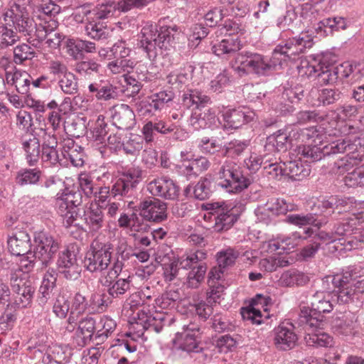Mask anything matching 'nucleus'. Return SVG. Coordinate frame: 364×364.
Returning a JSON list of instances; mask_svg holds the SVG:
<instances>
[{
    "label": "nucleus",
    "instance_id": "obj_58",
    "mask_svg": "<svg viewBox=\"0 0 364 364\" xmlns=\"http://www.w3.org/2000/svg\"><path fill=\"white\" fill-rule=\"evenodd\" d=\"M100 67V65L95 60L89 59L76 63L75 70L80 75L90 78L91 76L99 73Z\"/></svg>",
    "mask_w": 364,
    "mask_h": 364
},
{
    "label": "nucleus",
    "instance_id": "obj_8",
    "mask_svg": "<svg viewBox=\"0 0 364 364\" xmlns=\"http://www.w3.org/2000/svg\"><path fill=\"white\" fill-rule=\"evenodd\" d=\"M132 51L126 41L118 40L111 47L100 50L99 55L112 60L107 64V68L113 74H120L135 68L134 59L129 58Z\"/></svg>",
    "mask_w": 364,
    "mask_h": 364
},
{
    "label": "nucleus",
    "instance_id": "obj_32",
    "mask_svg": "<svg viewBox=\"0 0 364 364\" xmlns=\"http://www.w3.org/2000/svg\"><path fill=\"white\" fill-rule=\"evenodd\" d=\"M85 33L90 38L95 41H105L109 38L112 31L105 23L87 16L85 19Z\"/></svg>",
    "mask_w": 364,
    "mask_h": 364
},
{
    "label": "nucleus",
    "instance_id": "obj_4",
    "mask_svg": "<svg viewBox=\"0 0 364 364\" xmlns=\"http://www.w3.org/2000/svg\"><path fill=\"white\" fill-rule=\"evenodd\" d=\"M180 32L176 25L164 26L158 30L156 24L148 21L144 23L138 36L137 46L149 60L154 61L159 51L173 47Z\"/></svg>",
    "mask_w": 364,
    "mask_h": 364
},
{
    "label": "nucleus",
    "instance_id": "obj_42",
    "mask_svg": "<svg viewBox=\"0 0 364 364\" xmlns=\"http://www.w3.org/2000/svg\"><path fill=\"white\" fill-rule=\"evenodd\" d=\"M90 10V11H85V14L100 21L114 16L117 11H121L118 2L114 1L99 4Z\"/></svg>",
    "mask_w": 364,
    "mask_h": 364
},
{
    "label": "nucleus",
    "instance_id": "obj_57",
    "mask_svg": "<svg viewBox=\"0 0 364 364\" xmlns=\"http://www.w3.org/2000/svg\"><path fill=\"white\" fill-rule=\"evenodd\" d=\"M239 256L240 252L237 250L228 247L218 252L215 257L218 266L226 269L235 264Z\"/></svg>",
    "mask_w": 364,
    "mask_h": 364
},
{
    "label": "nucleus",
    "instance_id": "obj_36",
    "mask_svg": "<svg viewBox=\"0 0 364 364\" xmlns=\"http://www.w3.org/2000/svg\"><path fill=\"white\" fill-rule=\"evenodd\" d=\"M61 154L64 159H69L72 165L75 167H81L85 164L84 149L72 139L64 141Z\"/></svg>",
    "mask_w": 364,
    "mask_h": 364
},
{
    "label": "nucleus",
    "instance_id": "obj_6",
    "mask_svg": "<svg viewBox=\"0 0 364 364\" xmlns=\"http://www.w3.org/2000/svg\"><path fill=\"white\" fill-rule=\"evenodd\" d=\"M217 185L225 192L237 194L247 189L253 182L252 177L245 173L236 162L225 160L217 172Z\"/></svg>",
    "mask_w": 364,
    "mask_h": 364
},
{
    "label": "nucleus",
    "instance_id": "obj_38",
    "mask_svg": "<svg viewBox=\"0 0 364 364\" xmlns=\"http://www.w3.org/2000/svg\"><path fill=\"white\" fill-rule=\"evenodd\" d=\"M61 11V7L53 0L43 3L37 8V18L40 21L38 26L49 25L51 21H58L57 16Z\"/></svg>",
    "mask_w": 364,
    "mask_h": 364
},
{
    "label": "nucleus",
    "instance_id": "obj_43",
    "mask_svg": "<svg viewBox=\"0 0 364 364\" xmlns=\"http://www.w3.org/2000/svg\"><path fill=\"white\" fill-rule=\"evenodd\" d=\"M84 217L90 231L97 232L103 227L105 216L99 204H91L89 209L84 212Z\"/></svg>",
    "mask_w": 364,
    "mask_h": 364
},
{
    "label": "nucleus",
    "instance_id": "obj_55",
    "mask_svg": "<svg viewBox=\"0 0 364 364\" xmlns=\"http://www.w3.org/2000/svg\"><path fill=\"white\" fill-rule=\"evenodd\" d=\"M136 111L142 117H151L156 115L157 112L161 111L159 105L150 96L138 101L135 104Z\"/></svg>",
    "mask_w": 364,
    "mask_h": 364
},
{
    "label": "nucleus",
    "instance_id": "obj_13",
    "mask_svg": "<svg viewBox=\"0 0 364 364\" xmlns=\"http://www.w3.org/2000/svg\"><path fill=\"white\" fill-rule=\"evenodd\" d=\"M347 142L348 141L346 139H338L326 145L304 146L301 148L300 153L306 162H316L326 156H330L345 152L348 154L346 146Z\"/></svg>",
    "mask_w": 364,
    "mask_h": 364
},
{
    "label": "nucleus",
    "instance_id": "obj_39",
    "mask_svg": "<svg viewBox=\"0 0 364 364\" xmlns=\"http://www.w3.org/2000/svg\"><path fill=\"white\" fill-rule=\"evenodd\" d=\"M242 47L241 41L237 36H228L212 46L213 53L219 57L235 54Z\"/></svg>",
    "mask_w": 364,
    "mask_h": 364
},
{
    "label": "nucleus",
    "instance_id": "obj_44",
    "mask_svg": "<svg viewBox=\"0 0 364 364\" xmlns=\"http://www.w3.org/2000/svg\"><path fill=\"white\" fill-rule=\"evenodd\" d=\"M42 171L38 168H24L20 169L15 178V181L20 186H39Z\"/></svg>",
    "mask_w": 364,
    "mask_h": 364
},
{
    "label": "nucleus",
    "instance_id": "obj_56",
    "mask_svg": "<svg viewBox=\"0 0 364 364\" xmlns=\"http://www.w3.org/2000/svg\"><path fill=\"white\" fill-rule=\"evenodd\" d=\"M213 191V183L207 177L201 178L193 187L194 198L199 200L208 199Z\"/></svg>",
    "mask_w": 364,
    "mask_h": 364
},
{
    "label": "nucleus",
    "instance_id": "obj_29",
    "mask_svg": "<svg viewBox=\"0 0 364 364\" xmlns=\"http://www.w3.org/2000/svg\"><path fill=\"white\" fill-rule=\"evenodd\" d=\"M331 326L334 333L350 336L356 332L357 317L350 311L340 314L333 318Z\"/></svg>",
    "mask_w": 364,
    "mask_h": 364
},
{
    "label": "nucleus",
    "instance_id": "obj_60",
    "mask_svg": "<svg viewBox=\"0 0 364 364\" xmlns=\"http://www.w3.org/2000/svg\"><path fill=\"white\" fill-rule=\"evenodd\" d=\"M116 322L109 316H104L97 324V330L95 333V339L103 341L116 328Z\"/></svg>",
    "mask_w": 364,
    "mask_h": 364
},
{
    "label": "nucleus",
    "instance_id": "obj_52",
    "mask_svg": "<svg viewBox=\"0 0 364 364\" xmlns=\"http://www.w3.org/2000/svg\"><path fill=\"white\" fill-rule=\"evenodd\" d=\"M319 65L318 73H316L315 78L318 80V82L321 85L332 84L336 82V77L333 73V65L326 64L324 57L319 58Z\"/></svg>",
    "mask_w": 364,
    "mask_h": 364
},
{
    "label": "nucleus",
    "instance_id": "obj_11",
    "mask_svg": "<svg viewBox=\"0 0 364 364\" xmlns=\"http://www.w3.org/2000/svg\"><path fill=\"white\" fill-rule=\"evenodd\" d=\"M56 274L68 281H76L81 277L82 267L75 251L65 248L60 251L55 261Z\"/></svg>",
    "mask_w": 364,
    "mask_h": 364
},
{
    "label": "nucleus",
    "instance_id": "obj_19",
    "mask_svg": "<svg viewBox=\"0 0 364 364\" xmlns=\"http://www.w3.org/2000/svg\"><path fill=\"white\" fill-rule=\"evenodd\" d=\"M147 190L152 196L166 200H175L180 191L176 183L167 176L159 177L151 181L147 184Z\"/></svg>",
    "mask_w": 364,
    "mask_h": 364
},
{
    "label": "nucleus",
    "instance_id": "obj_16",
    "mask_svg": "<svg viewBox=\"0 0 364 364\" xmlns=\"http://www.w3.org/2000/svg\"><path fill=\"white\" fill-rule=\"evenodd\" d=\"M220 124L226 130L239 129L242 125L252 122L256 117L254 111L245 107L225 108L220 112Z\"/></svg>",
    "mask_w": 364,
    "mask_h": 364
},
{
    "label": "nucleus",
    "instance_id": "obj_14",
    "mask_svg": "<svg viewBox=\"0 0 364 364\" xmlns=\"http://www.w3.org/2000/svg\"><path fill=\"white\" fill-rule=\"evenodd\" d=\"M34 241L36 247L33 257L41 262L42 267H48L59 250L58 242L49 232L44 231L36 233Z\"/></svg>",
    "mask_w": 364,
    "mask_h": 364
},
{
    "label": "nucleus",
    "instance_id": "obj_45",
    "mask_svg": "<svg viewBox=\"0 0 364 364\" xmlns=\"http://www.w3.org/2000/svg\"><path fill=\"white\" fill-rule=\"evenodd\" d=\"M284 175L293 181H302L309 176L311 169L300 161H289L284 163Z\"/></svg>",
    "mask_w": 364,
    "mask_h": 364
},
{
    "label": "nucleus",
    "instance_id": "obj_33",
    "mask_svg": "<svg viewBox=\"0 0 364 364\" xmlns=\"http://www.w3.org/2000/svg\"><path fill=\"white\" fill-rule=\"evenodd\" d=\"M65 46L68 53L75 60L82 57L83 53L96 52L95 43L81 38H68L65 41Z\"/></svg>",
    "mask_w": 364,
    "mask_h": 364
},
{
    "label": "nucleus",
    "instance_id": "obj_2",
    "mask_svg": "<svg viewBox=\"0 0 364 364\" xmlns=\"http://www.w3.org/2000/svg\"><path fill=\"white\" fill-rule=\"evenodd\" d=\"M211 103L210 97L198 90H187L177 106L169 112V118L177 123L185 120L195 130L211 128L217 119L215 111L208 107Z\"/></svg>",
    "mask_w": 364,
    "mask_h": 364
},
{
    "label": "nucleus",
    "instance_id": "obj_5",
    "mask_svg": "<svg viewBox=\"0 0 364 364\" xmlns=\"http://www.w3.org/2000/svg\"><path fill=\"white\" fill-rule=\"evenodd\" d=\"M31 0H13L10 8L1 13L2 20L8 21L18 33L26 36L29 44L34 40L38 31V23L30 17L29 8Z\"/></svg>",
    "mask_w": 364,
    "mask_h": 364
},
{
    "label": "nucleus",
    "instance_id": "obj_26",
    "mask_svg": "<svg viewBox=\"0 0 364 364\" xmlns=\"http://www.w3.org/2000/svg\"><path fill=\"white\" fill-rule=\"evenodd\" d=\"M260 53L250 50L237 53L232 61V68L240 75H256Z\"/></svg>",
    "mask_w": 364,
    "mask_h": 364
},
{
    "label": "nucleus",
    "instance_id": "obj_24",
    "mask_svg": "<svg viewBox=\"0 0 364 364\" xmlns=\"http://www.w3.org/2000/svg\"><path fill=\"white\" fill-rule=\"evenodd\" d=\"M353 220H345L339 222L333 225L332 231L334 236H346V242L350 248H359L364 244V230L358 232H353L355 228V223Z\"/></svg>",
    "mask_w": 364,
    "mask_h": 364
},
{
    "label": "nucleus",
    "instance_id": "obj_1",
    "mask_svg": "<svg viewBox=\"0 0 364 364\" xmlns=\"http://www.w3.org/2000/svg\"><path fill=\"white\" fill-rule=\"evenodd\" d=\"M129 258L127 253L114 254V245L109 241L95 239L90 245L84 258V267L92 274L107 271L100 282L111 298H119L130 289V277L119 278Z\"/></svg>",
    "mask_w": 364,
    "mask_h": 364
},
{
    "label": "nucleus",
    "instance_id": "obj_54",
    "mask_svg": "<svg viewBox=\"0 0 364 364\" xmlns=\"http://www.w3.org/2000/svg\"><path fill=\"white\" fill-rule=\"evenodd\" d=\"M207 258V252L203 250H196L194 252H191L186 259L180 262L181 268H196L200 265L207 267L205 260Z\"/></svg>",
    "mask_w": 364,
    "mask_h": 364
},
{
    "label": "nucleus",
    "instance_id": "obj_15",
    "mask_svg": "<svg viewBox=\"0 0 364 364\" xmlns=\"http://www.w3.org/2000/svg\"><path fill=\"white\" fill-rule=\"evenodd\" d=\"M142 171L138 166H132L124 171L112 187L114 197L129 198L141 179Z\"/></svg>",
    "mask_w": 364,
    "mask_h": 364
},
{
    "label": "nucleus",
    "instance_id": "obj_61",
    "mask_svg": "<svg viewBox=\"0 0 364 364\" xmlns=\"http://www.w3.org/2000/svg\"><path fill=\"white\" fill-rule=\"evenodd\" d=\"M90 313L103 312L112 303L109 296L105 294H92L89 299Z\"/></svg>",
    "mask_w": 364,
    "mask_h": 364
},
{
    "label": "nucleus",
    "instance_id": "obj_49",
    "mask_svg": "<svg viewBox=\"0 0 364 364\" xmlns=\"http://www.w3.org/2000/svg\"><path fill=\"white\" fill-rule=\"evenodd\" d=\"M318 328L311 329V333H309L305 336V341L309 346L315 348H331L333 346L334 342L333 338L326 333L321 331H316Z\"/></svg>",
    "mask_w": 364,
    "mask_h": 364
},
{
    "label": "nucleus",
    "instance_id": "obj_20",
    "mask_svg": "<svg viewBox=\"0 0 364 364\" xmlns=\"http://www.w3.org/2000/svg\"><path fill=\"white\" fill-rule=\"evenodd\" d=\"M298 341L294 326L290 323H282L274 329V344L279 350H289L294 348Z\"/></svg>",
    "mask_w": 364,
    "mask_h": 364
},
{
    "label": "nucleus",
    "instance_id": "obj_50",
    "mask_svg": "<svg viewBox=\"0 0 364 364\" xmlns=\"http://www.w3.org/2000/svg\"><path fill=\"white\" fill-rule=\"evenodd\" d=\"M309 281V277L304 272L291 269L282 273L280 282L283 286H303Z\"/></svg>",
    "mask_w": 364,
    "mask_h": 364
},
{
    "label": "nucleus",
    "instance_id": "obj_21",
    "mask_svg": "<svg viewBox=\"0 0 364 364\" xmlns=\"http://www.w3.org/2000/svg\"><path fill=\"white\" fill-rule=\"evenodd\" d=\"M360 271L354 266H350L345 270V274L348 276V279H344L347 282L346 284L344 282L341 283V287H338L336 290L333 298H336L337 303L339 304H347L354 301L356 297V290L353 287V281L359 277Z\"/></svg>",
    "mask_w": 364,
    "mask_h": 364
},
{
    "label": "nucleus",
    "instance_id": "obj_28",
    "mask_svg": "<svg viewBox=\"0 0 364 364\" xmlns=\"http://www.w3.org/2000/svg\"><path fill=\"white\" fill-rule=\"evenodd\" d=\"M181 124V123H171L164 120L149 121L144 125L142 133L146 141L151 142L154 140L156 133L168 134L173 132L176 135Z\"/></svg>",
    "mask_w": 364,
    "mask_h": 364
},
{
    "label": "nucleus",
    "instance_id": "obj_7",
    "mask_svg": "<svg viewBox=\"0 0 364 364\" xmlns=\"http://www.w3.org/2000/svg\"><path fill=\"white\" fill-rule=\"evenodd\" d=\"M333 306L323 293L316 292L311 299V306H303L299 314L298 321L306 330L320 328L324 321V314L330 313Z\"/></svg>",
    "mask_w": 364,
    "mask_h": 364
},
{
    "label": "nucleus",
    "instance_id": "obj_30",
    "mask_svg": "<svg viewBox=\"0 0 364 364\" xmlns=\"http://www.w3.org/2000/svg\"><path fill=\"white\" fill-rule=\"evenodd\" d=\"M97 328L95 319L92 316H87L82 318L73 336L74 342L77 346H86L95 335Z\"/></svg>",
    "mask_w": 364,
    "mask_h": 364
},
{
    "label": "nucleus",
    "instance_id": "obj_40",
    "mask_svg": "<svg viewBox=\"0 0 364 364\" xmlns=\"http://www.w3.org/2000/svg\"><path fill=\"white\" fill-rule=\"evenodd\" d=\"M88 89L98 100L107 101L114 100L119 95L117 87L109 82L100 81L91 83Z\"/></svg>",
    "mask_w": 364,
    "mask_h": 364
},
{
    "label": "nucleus",
    "instance_id": "obj_12",
    "mask_svg": "<svg viewBox=\"0 0 364 364\" xmlns=\"http://www.w3.org/2000/svg\"><path fill=\"white\" fill-rule=\"evenodd\" d=\"M348 154L334 162V168L339 173L350 171L364 159V134L355 137L353 141L346 139Z\"/></svg>",
    "mask_w": 364,
    "mask_h": 364
},
{
    "label": "nucleus",
    "instance_id": "obj_63",
    "mask_svg": "<svg viewBox=\"0 0 364 364\" xmlns=\"http://www.w3.org/2000/svg\"><path fill=\"white\" fill-rule=\"evenodd\" d=\"M321 206L328 214L333 213L336 210L341 213L346 210V208L348 206V203L346 199L331 196L321 202Z\"/></svg>",
    "mask_w": 364,
    "mask_h": 364
},
{
    "label": "nucleus",
    "instance_id": "obj_3",
    "mask_svg": "<svg viewBox=\"0 0 364 364\" xmlns=\"http://www.w3.org/2000/svg\"><path fill=\"white\" fill-rule=\"evenodd\" d=\"M314 43L310 36L301 33L299 36L288 39L284 43L277 45L270 58L260 54L256 75L265 77L282 68L287 61L312 47Z\"/></svg>",
    "mask_w": 364,
    "mask_h": 364
},
{
    "label": "nucleus",
    "instance_id": "obj_51",
    "mask_svg": "<svg viewBox=\"0 0 364 364\" xmlns=\"http://www.w3.org/2000/svg\"><path fill=\"white\" fill-rule=\"evenodd\" d=\"M8 21L2 20L1 15L0 16V38H1V48H6L9 46L14 45L20 40V36L18 35L14 27L9 26L6 23Z\"/></svg>",
    "mask_w": 364,
    "mask_h": 364
},
{
    "label": "nucleus",
    "instance_id": "obj_10",
    "mask_svg": "<svg viewBox=\"0 0 364 364\" xmlns=\"http://www.w3.org/2000/svg\"><path fill=\"white\" fill-rule=\"evenodd\" d=\"M201 340L200 325L195 322H190L183 326L182 332L176 334L173 343L175 347L178 350L188 353H197L203 349Z\"/></svg>",
    "mask_w": 364,
    "mask_h": 364
},
{
    "label": "nucleus",
    "instance_id": "obj_35",
    "mask_svg": "<svg viewBox=\"0 0 364 364\" xmlns=\"http://www.w3.org/2000/svg\"><path fill=\"white\" fill-rule=\"evenodd\" d=\"M291 146V140L287 133L278 130L267 137L264 151L285 152Z\"/></svg>",
    "mask_w": 364,
    "mask_h": 364
},
{
    "label": "nucleus",
    "instance_id": "obj_23",
    "mask_svg": "<svg viewBox=\"0 0 364 364\" xmlns=\"http://www.w3.org/2000/svg\"><path fill=\"white\" fill-rule=\"evenodd\" d=\"M209 205L211 206L210 209L215 211L213 213L215 220L213 228L218 232L228 230L239 218L240 215L235 213L233 208H225L218 203Z\"/></svg>",
    "mask_w": 364,
    "mask_h": 364
},
{
    "label": "nucleus",
    "instance_id": "obj_59",
    "mask_svg": "<svg viewBox=\"0 0 364 364\" xmlns=\"http://www.w3.org/2000/svg\"><path fill=\"white\" fill-rule=\"evenodd\" d=\"M58 84L61 91L65 95H75L78 93L77 79L71 72L60 78Z\"/></svg>",
    "mask_w": 364,
    "mask_h": 364
},
{
    "label": "nucleus",
    "instance_id": "obj_53",
    "mask_svg": "<svg viewBox=\"0 0 364 364\" xmlns=\"http://www.w3.org/2000/svg\"><path fill=\"white\" fill-rule=\"evenodd\" d=\"M31 44L21 43L14 48V62L17 65L23 64L26 60H31L36 57V53Z\"/></svg>",
    "mask_w": 364,
    "mask_h": 364
},
{
    "label": "nucleus",
    "instance_id": "obj_41",
    "mask_svg": "<svg viewBox=\"0 0 364 364\" xmlns=\"http://www.w3.org/2000/svg\"><path fill=\"white\" fill-rule=\"evenodd\" d=\"M304 239H307L306 230L302 232H294L289 236H280L272 243L274 250H282L289 251L304 243Z\"/></svg>",
    "mask_w": 364,
    "mask_h": 364
},
{
    "label": "nucleus",
    "instance_id": "obj_34",
    "mask_svg": "<svg viewBox=\"0 0 364 364\" xmlns=\"http://www.w3.org/2000/svg\"><path fill=\"white\" fill-rule=\"evenodd\" d=\"M87 136L91 140L102 144L111 130V125L105 120L102 114L97 116L96 119L90 120L88 124Z\"/></svg>",
    "mask_w": 364,
    "mask_h": 364
},
{
    "label": "nucleus",
    "instance_id": "obj_27",
    "mask_svg": "<svg viewBox=\"0 0 364 364\" xmlns=\"http://www.w3.org/2000/svg\"><path fill=\"white\" fill-rule=\"evenodd\" d=\"M111 118L112 125L118 129H131L136 124L135 114L133 109L125 104L114 107L111 110Z\"/></svg>",
    "mask_w": 364,
    "mask_h": 364
},
{
    "label": "nucleus",
    "instance_id": "obj_37",
    "mask_svg": "<svg viewBox=\"0 0 364 364\" xmlns=\"http://www.w3.org/2000/svg\"><path fill=\"white\" fill-rule=\"evenodd\" d=\"M58 277L53 267H49L44 274L38 290V301L40 304H46L50 298L54 289L56 287Z\"/></svg>",
    "mask_w": 364,
    "mask_h": 364
},
{
    "label": "nucleus",
    "instance_id": "obj_17",
    "mask_svg": "<svg viewBox=\"0 0 364 364\" xmlns=\"http://www.w3.org/2000/svg\"><path fill=\"white\" fill-rule=\"evenodd\" d=\"M147 222L161 223L167 219V204L156 198L140 200L134 208Z\"/></svg>",
    "mask_w": 364,
    "mask_h": 364
},
{
    "label": "nucleus",
    "instance_id": "obj_64",
    "mask_svg": "<svg viewBox=\"0 0 364 364\" xmlns=\"http://www.w3.org/2000/svg\"><path fill=\"white\" fill-rule=\"evenodd\" d=\"M282 98L292 103H298L306 96L303 85L296 84L289 87H284L281 93Z\"/></svg>",
    "mask_w": 364,
    "mask_h": 364
},
{
    "label": "nucleus",
    "instance_id": "obj_48",
    "mask_svg": "<svg viewBox=\"0 0 364 364\" xmlns=\"http://www.w3.org/2000/svg\"><path fill=\"white\" fill-rule=\"evenodd\" d=\"M266 210H269L272 215H286L288 212L295 211L298 206L283 198H270L265 203Z\"/></svg>",
    "mask_w": 364,
    "mask_h": 364
},
{
    "label": "nucleus",
    "instance_id": "obj_9",
    "mask_svg": "<svg viewBox=\"0 0 364 364\" xmlns=\"http://www.w3.org/2000/svg\"><path fill=\"white\" fill-rule=\"evenodd\" d=\"M10 286L14 294V302L8 304V306L14 309L27 308L31 306L35 287L32 282L26 274L19 271H14L11 273Z\"/></svg>",
    "mask_w": 364,
    "mask_h": 364
},
{
    "label": "nucleus",
    "instance_id": "obj_31",
    "mask_svg": "<svg viewBox=\"0 0 364 364\" xmlns=\"http://www.w3.org/2000/svg\"><path fill=\"white\" fill-rule=\"evenodd\" d=\"M8 249L11 255L24 256L31 252L30 235L26 231H19L8 239Z\"/></svg>",
    "mask_w": 364,
    "mask_h": 364
},
{
    "label": "nucleus",
    "instance_id": "obj_25",
    "mask_svg": "<svg viewBox=\"0 0 364 364\" xmlns=\"http://www.w3.org/2000/svg\"><path fill=\"white\" fill-rule=\"evenodd\" d=\"M341 92L336 88H312L308 96V102L314 107H328L338 102Z\"/></svg>",
    "mask_w": 364,
    "mask_h": 364
},
{
    "label": "nucleus",
    "instance_id": "obj_18",
    "mask_svg": "<svg viewBox=\"0 0 364 364\" xmlns=\"http://www.w3.org/2000/svg\"><path fill=\"white\" fill-rule=\"evenodd\" d=\"M58 26V21H51L49 25L38 26V31L34 40H31V45L37 48L44 41L48 48L54 50L58 49L65 39V36L63 33L57 31Z\"/></svg>",
    "mask_w": 364,
    "mask_h": 364
},
{
    "label": "nucleus",
    "instance_id": "obj_46",
    "mask_svg": "<svg viewBox=\"0 0 364 364\" xmlns=\"http://www.w3.org/2000/svg\"><path fill=\"white\" fill-rule=\"evenodd\" d=\"M82 203V195L80 191L74 189H66L56 202L58 210L61 211H65L69 208L79 207Z\"/></svg>",
    "mask_w": 364,
    "mask_h": 364
},
{
    "label": "nucleus",
    "instance_id": "obj_22",
    "mask_svg": "<svg viewBox=\"0 0 364 364\" xmlns=\"http://www.w3.org/2000/svg\"><path fill=\"white\" fill-rule=\"evenodd\" d=\"M6 90H16L22 97H30V74L16 69L14 72H6L4 77Z\"/></svg>",
    "mask_w": 364,
    "mask_h": 364
},
{
    "label": "nucleus",
    "instance_id": "obj_62",
    "mask_svg": "<svg viewBox=\"0 0 364 364\" xmlns=\"http://www.w3.org/2000/svg\"><path fill=\"white\" fill-rule=\"evenodd\" d=\"M249 146L247 140L233 139L226 143L224 146L223 156L235 158L240 156Z\"/></svg>",
    "mask_w": 364,
    "mask_h": 364
},
{
    "label": "nucleus",
    "instance_id": "obj_47",
    "mask_svg": "<svg viewBox=\"0 0 364 364\" xmlns=\"http://www.w3.org/2000/svg\"><path fill=\"white\" fill-rule=\"evenodd\" d=\"M22 147L26 153V159L30 166H35L41 156V145L39 139L32 136L22 143Z\"/></svg>",
    "mask_w": 364,
    "mask_h": 364
}]
</instances>
